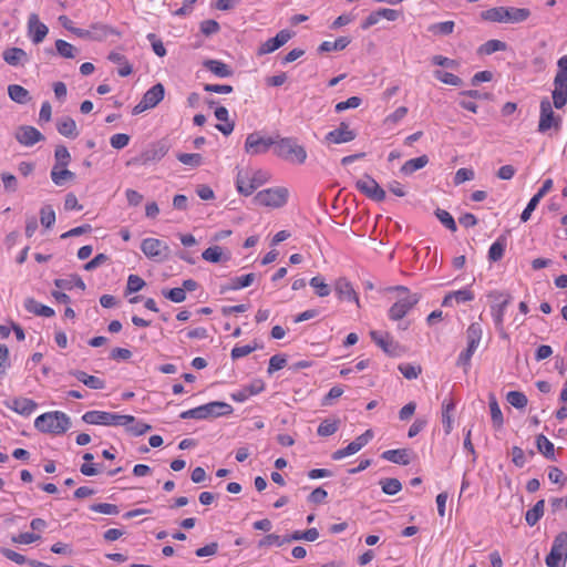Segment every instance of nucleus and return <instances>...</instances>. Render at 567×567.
I'll return each mask as SVG.
<instances>
[{"mask_svg": "<svg viewBox=\"0 0 567 567\" xmlns=\"http://www.w3.org/2000/svg\"><path fill=\"white\" fill-rule=\"evenodd\" d=\"M276 138L265 137L259 132H252L247 135L245 141V152L250 156L265 154L271 146L275 147Z\"/></svg>", "mask_w": 567, "mask_h": 567, "instance_id": "obj_12", "label": "nucleus"}, {"mask_svg": "<svg viewBox=\"0 0 567 567\" xmlns=\"http://www.w3.org/2000/svg\"><path fill=\"white\" fill-rule=\"evenodd\" d=\"M17 141L24 146H32L35 143L43 141V134L33 126H20L16 133Z\"/></svg>", "mask_w": 567, "mask_h": 567, "instance_id": "obj_20", "label": "nucleus"}, {"mask_svg": "<svg viewBox=\"0 0 567 567\" xmlns=\"http://www.w3.org/2000/svg\"><path fill=\"white\" fill-rule=\"evenodd\" d=\"M6 406L22 416L31 415L38 408L35 401L28 398H13L4 402Z\"/></svg>", "mask_w": 567, "mask_h": 567, "instance_id": "obj_21", "label": "nucleus"}, {"mask_svg": "<svg viewBox=\"0 0 567 567\" xmlns=\"http://www.w3.org/2000/svg\"><path fill=\"white\" fill-rule=\"evenodd\" d=\"M334 290L340 299L354 301L359 306V297L347 278H339L334 284Z\"/></svg>", "mask_w": 567, "mask_h": 567, "instance_id": "obj_23", "label": "nucleus"}, {"mask_svg": "<svg viewBox=\"0 0 567 567\" xmlns=\"http://www.w3.org/2000/svg\"><path fill=\"white\" fill-rule=\"evenodd\" d=\"M177 159L187 166L198 167L203 163V156L198 153H179Z\"/></svg>", "mask_w": 567, "mask_h": 567, "instance_id": "obj_50", "label": "nucleus"}, {"mask_svg": "<svg viewBox=\"0 0 567 567\" xmlns=\"http://www.w3.org/2000/svg\"><path fill=\"white\" fill-rule=\"evenodd\" d=\"M107 59L111 62L120 65V68L117 70V73L120 76H128L132 73V71H133L132 64L127 61L125 55H123L118 52L112 51L109 54Z\"/></svg>", "mask_w": 567, "mask_h": 567, "instance_id": "obj_30", "label": "nucleus"}, {"mask_svg": "<svg viewBox=\"0 0 567 567\" xmlns=\"http://www.w3.org/2000/svg\"><path fill=\"white\" fill-rule=\"evenodd\" d=\"M219 30V23L213 19L204 20L200 23V32L206 37L216 34Z\"/></svg>", "mask_w": 567, "mask_h": 567, "instance_id": "obj_64", "label": "nucleus"}, {"mask_svg": "<svg viewBox=\"0 0 567 567\" xmlns=\"http://www.w3.org/2000/svg\"><path fill=\"white\" fill-rule=\"evenodd\" d=\"M141 249L148 258L163 259L168 251V246L159 239L146 238L142 241Z\"/></svg>", "mask_w": 567, "mask_h": 567, "instance_id": "obj_19", "label": "nucleus"}, {"mask_svg": "<svg viewBox=\"0 0 567 567\" xmlns=\"http://www.w3.org/2000/svg\"><path fill=\"white\" fill-rule=\"evenodd\" d=\"M55 164L53 167H66L71 162V155L68 148L63 145L56 146L54 151Z\"/></svg>", "mask_w": 567, "mask_h": 567, "instance_id": "obj_49", "label": "nucleus"}, {"mask_svg": "<svg viewBox=\"0 0 567 567\" xmlns=\"http://www.w3.org/2000/svg\"><path fill=\"white\" fill-rule=\"evenodd\" d=\"M454 27L455 24L453 21H444L431 25L429 30L434 34L447 35L453 32Z\"/></svg>", "mask_w": 567, "mask_h": 567, "instance_id": "obj_60", "label": "nucleus"}, {"mask_svg": "<svg viewBox=\"0 0 567 567\" xmlns=\"http://www.w3.org/2000/svg\"><path fill=\"white\" fill-rule=\"evenodd\" d=\"M309 284L319 297H327L331 292L329 285H327L320 276L311 278Z\"/></svg>", "mask_w": 567, "mask_h": 567, "instance_id": "obj_54", "label": "nucleus"}, {"mask_svg": "<svg viewBox=\"0 0 567 567\" xmlns=\"http://www.w3.org/2000/svg\"><path fill=\"white\" fill-rule=\"evenodd\" d=\"M83 422L94 425L121 426L134 423L133 415L116 414L106 411H87L82 415Z\"/></svg>", "mask_w": 567, "mask_h": 567, "instance_id": "obj_4", "label": "nucleus"}, {"mask_svg": "<svg viewBox=\"0 0 567 567\" xmlns=\"http://www.w3.org/2000/svg\"><path fill=\"white\" fill-rule=\"evenodd\" d=\"M164 95L165 89L162 83L153 85L144 93L142 100L134 106L132 113L137 115L155 107L164 99Z\"/></svg>", "mask_w": 567, "mask_h": 567, "instance_id": "obj_13", "label": "nucleus"}, {"mask_svg": "<svg viewBox=\"0 0 567 567\" xmlns=\"http://www.w3.org/2000/svg\"><path fill=\"white\" fill-rule=\"evenodd\" d=\"M262 184V181H259L258 184H254L250 182V178L244 177L241 172L237 174L236 178V187L237 190L245 196L251 195L254 190Z\"/></svg>", "mask_w": 567, "mask_h": 567, "instance_id": "obj_34", "label": "nucleus"}, {"mask_svg": "<svg viewBox=\"0 0 567 567\" xmlns=\"http://www.w3.org/2000/svg\"><path fill=\"white\" fill-rule=\"evenodd\" d=\"M24 308L30 313L45 318L53 317L55 313L51 307L44 306L31 297L24 300Z\"/></svg>", "mask_w": 567, "mask_h": 567, "instance_id": "obj_26", "label": "nucleus"}, {"mask_svg": "<svg viewBox=\"0 0 567 567\" xmlns=\"http://www.w3.org/2000/svg\"><path fill=\"white\" fill-rule=\"evenodd\" d=\"M203 66L218 78H229L234 74L233 69L219 60L207 59Z\"/></svg>", "mask_w": 567, "mask_h": 567, "instance_id": "obj_24", "label": "nucleus"}, {"mask_svg": "<svg viewBox=\"0 0 567 567\" xmlns=\"http://www.w3.org/2000/svg\"><path fill=\"white\" fill-rule=\"evenodd\" d=\"M1 179L6 192L14 193L18 190V179L13 174L4 172L1 174Z\"/></svg>", "mask_w": 567, "mask_h": 567, "instance_id": "obj_63", "label": "nucleus"}, {"mask_svg": "<svg viewBox=\"0 0 567 567\" xmlns=\"http://www.w3.org/2000/svg\"><path fill=\"white\" fill-rule=\"evenodd\" d=\"M434 78L444 84L453 85V86H462L463 80L450 72L443 71V70H435L434 71Z\"/></svg>", "mask_w": 567, "mask_h": 567, "instance_id": "obj_45", "label": "nucleus"}, {"mask_svg": "<svg viewBox=\"0 0 567 567\" xmlns=\"http://www.w3.org/2000/svg\"><path fill=\"white\" fill-rule=\"evenodd\" d=\"M558 71L554 78L553 105L561 109L567 103V55L557 61Z\"/></svg>", "mask_w": 567, "mask_h": 567, "instance_id": "obj_6", "label": "nucleus"}, {"mask_svg": "<svg viewBox=\"0 0 567 567\" xmlns=\"http://www.w3.org/2000/svg\"><path fill=\"white\" fill-rule=\"evenodd\" d=\"M435 216L436 218L451 231H456L457 227H456V223L453 218V216L444 210V209H441V208H437L435 210Z\"/></svg>", "mask_w": 567, "mask_h": 567, "instance_id": "obj_55", "label": "nucleus"}, {"mask_svg": "<svg viewBox=\"0 0 567 567\" xmlns=\"http://www.w3.org/2000/svg\"><path fill=\"white\" fill-rule=\"evenodd\" d=\"M292 37V32L285 29L279 31L276 37L268 39L265 41L258 49V55L269 54L282 45H285Z\"/></svg>", "mask_w": 567, "mask_h": 567, "instance_id": "obj_17", "label": "nucleus"}, {"mask_svg": "<svg viewBox=\"0 0 567 567\" xmlns=\"http://www.w3.org/2000/svg\"><path fill=\"white\" fill-rule=\"evenodd\" d=\"M40 221L45 228H51L55 223V212L51 205H44L40 209Z\"/></svg>", "mask_w": 567, "mask_h": 567, "instance_id": "obj_47", "label": "nucleus"}, {"mask_svg": "<svg viewBox=\"0 0 567 567\" xmlns=\"http://www.w3.org/2000/svg\"><path fill=\"white\" fill-rule=\"evenodd\" d=\"M357 137V134L354 131L349 128V125L344 122H342L338 128L329 132L326 135V141L334 143V144H342L353 141Z\"/></svg>", "mask_w": 567, "mask_h": 567, "instance_id": "obj_22", "label": "nucleus"}, {"mask_svg": "<svg viewBox=\"0 0 567 567\" xmlns=\"http://www.w3.org/2000/svg\"><path fill=\"white\" fill-rule=\"evenodd\" d=\"M3 60L12 66L23 65L28 62V54L21 48H9L2 53Z\"/></svg>", "mask_w": 567, "mask_h": 567, "instance_id": "obj_25", "label": "nucleus"}, {"mask_svg": "<svg viewBox=\"0 0 567 567\" xmlns=\"http://www.w3.org/2000/svg\"><path fill=\"white\" fill-rule=\"evenodd\" d=\"M168 152V146L165 142L159 141L151 144L138 156L132 159V163L147 165L161 161Z\"/></svg>", "mask_w": 567, "mask_h": 567, "instance_id": "obj_15", "label": "nucleus"}, {"mask_svg": "<svg viewBox=\"0 0 567 567\" xmlns=\"http://www.w3.org/2000/svg\"><path fill=\"white\" fill-rule=\"evenodd\" d=\"M288 189L285 187L267 188L257 193L254 202L257 205L279 208L287 203Z\"/></svg>", "mask_w": 567, "mask_h": 567, "instance_id": "obj_8", "label": "nucleus"}, {"mask_svg": "<svg viewBox=\"0 0 567 567\" xmlns=\"http://www.w3.org/2000/svg\"><path fill=\"white\" fill-rule=\"evenodd\" d=\"M49 32L48 27L39 20L37 13H31L28 18V35L34 44L41 43Z\"/></svg>", "mask_w": 567, "mask_h": 567, "instance_id": "obj_18", "label": "nucleus"}, {"mask_svg": "<svg viewBox=\"0 0 567 567\" xmlns=\"http://www.w3.org/2000/svg\"><path fill=\"white\" fill-rule=\"evenodd\" d=\"M381 457L389 462H392L395 464H401V465H408L410 463L409 452L405 449L384 451L381 454Z\"/></svg>", "mask_w": 567, "mask_h": 567, "instance_id": "obj_29", "label": "nucleus"}, {"mask_svg": "<svg viewBox=\"0 0 567 567\" xmlns=\"http://www.w3.org/2000/svg\"><path fill=\"white\" fill-rule=\"evenodd\" d=\"M8 94L12 101L19 104H27L31 101L29 91L19 84L9 85Z\"/></svg>", "mask_w": 567, "mask_h": 567, "instance_id": "obj_31", "label": "nucleus"}, {"mask_svg": "<svg viewBox=\"0 0 567 567\" xmlns=\"http://www.w3.org/2000/svg\"><path fill=\"white\" fill-rule=\"evenodd\" d=\"M287 364V358L285 354H275L269 360L267 372L272 374L274 372L281 370Z\"/></svg>", "mask_w": 567, "mask_h": 567, "instance_id": "obj_61", "label": "nucleus"}, {"mask_svg": "<svg viewBox=\"0 0 567 567\" xmlns=\"http://www.w3.org/2000/svg\"><path fill=\"white\" fill-rule=\"evenodd\" d=\"M274 153L276 156L297 164H303L307 159V151L299 145L295 137H280L276 140Z\"/></svg>", "mask_w": 567, "mask_h": 567, "instance_id": "obj_3", "label": "nucleus"}, {"mask_svg": "<svg viewBox=\"0 0 567 567\" xmlns=\"http://www.w3.org/2000/svg\"><path fill=\"white\" fill-rule=\"evenodd\" d=\"M355 188L369 199L377 203L383 202L386 197L385 190L369 174H364L355 182Z\"/></svg>", "mask_w": 567, "mask_h": 567, "instance_id": "obj_11", "label": "nucleus"}, {"mask_svg": "<svg viewBox=\"0 0 567 567\" xmlns=\"http://www.w3.org/2000/svg\"><path fill=\"white\" fill-rule=\"evenodd\" d=\"M394 289L406 295L394 302L389 309V318L393 321H399L413 309L420 301L421 296L419 293H410L409 289L404 286H396Z\"/></svg>", "mask_w": 567, "mask_h": 567, "instance_id": "obj_7", "label": "nucleus"}, {"mask_svg": "<svg viewBox=\"0 0 567 567\" xmlns=\"http://www.w3.org/2000/svg\"><path fill=\"white\" fill-rule=\"evenodd\" d=\"M351 40L348 37H340L336 39L334 41H324L322 42L318 51L319 52H330V51H341L344 50L349 44Z\"/></svg>", "mask_w": 567, "mask_h": 567, "instance_id": "obj_33", "label": "nucleus"}, {"mask_svg": "<svg viewBox=\"0 0 567 567\" xmlns=\"http://www.w3.org/2000/svg\"><path fill=\"white\" fill-rule=\"evenodd\" d=\"M71 426L70 417L60 411L47 412L34 420V427L42 433L60 435Z\"/></svg>", "mask_w": 567, "mask_h": 567, "instance_id": "obj_1", "label": "nucleus"}, {"mask_svg": "<svg viewBox=\"0 0 567 567\" xmlns=\"http://www.w3.org/2000/svg\"><path fill=\"white\" fill-rule=\"evenodd\" d=\"M145 281L137 275H130L127 278L126 293L137 292L143 289Z\"/></svg>", "mask_w": 567, "mask_h": 567, "instance_id": "obj_62", "label": "nucleus"}, {"mask_svg": "<svg viewBox=\"0 0 567 567\" xmlns=\"http://www.w3.org/2000/svg\"><path fill=\"white\" fill-rule=\"evenodd\" d=\"M255 280V274H247L240 277H234L229 280L228 284L221 286L220 292H226L228 290H238L241 288H246L250 286Z\"/></svg>", "mask_w": 567, "mask_h": 567, "instance_id": "obj_27", "label": "nucleus"}, {"mask_svg": "<svg viewBox=\"0 0 567 567\" xmlns=\"http://www.w3.org/2000/svg\"><path fill=\"white\" fill-rule=\"evenodd\" d=\"M340 420L324 419L318 426L317 433L319 436H330L339 430Z\"/></svg>", "mask_w": 567, "mask_h": 567, "instance_id": "obj_43", "label": "nucleus"}, {"mask_svg": "<svg viewBox=\"0 0 567 567\" xmlns=\"http://www.w3.org/2000/svg\"><path fill=\"white\" fill-rule=\"evenodd\" d=\"M507 16L505 17V22L511 23H519L527 20L530 16V11L526 8H506Z\"/></svg>", "mask_w": 567, "mask_h": 567, "instance_id": "obj_40", "label": "nucleus"}, {"mask_svg": "<svg viewBox=\"0 0 567 567\" xmlns=\"http://www.w3.org/2000/svg\"><path fill=\"white\" fill-rule=\"evenodd\" d=\"M399 371L408 380H413V379H416L421 374L422 368L420 365H414L411 363H401L399 365Z\"/></svg>", "mask_w": 567, "mask_h": 567, "instance_id": "obj_57", "label": "nucleus"}, {"mask_svg": "<svg viewBox=\"0 0 567 567\" xmlns=\"http://www.w3.org/2000/svg\"><path fill=\"white\" fill-rule=\"evenodd\" d=\"M507 402L516 409H524L527 403V396L519 391H509L506 395Z\"/></svg>", "mask_w": 567, "mask_h": 567, "instance_id": "obj_51", "label": "nucleus"}, {"mask_svg": "<svg viewBox=\"0 0 567 567\" xmlns=\"http://www.w3.org/2000/svg\"><path fill=\"white\" fill-rule=\"evenodd\" d=\"M90 509L105 515H117L120 513L118 507L115 504L110 503L92 504Z\"/></svg>", "mask_w": 567, "mask_h": 567, "instance_id": "obj_58", "label": "nucleus"}, {"mask_svg": "<svg viewBox=\"0 0 567 567\" xmlns=\"http://www.w3.org/2000/svg\"><path fill=\"white\" fill-rule=\"evenodd\" d=\"M50 175L56 186H63L66 182L75 178V174L66 167H52Z\"/></svg>", "mask_w": 567, "mask_h": 567, "instance_id": "obj_32", "label": "nucleus"}, {"mask_svg": "<svg viewBox=\"0 0 567 567\" xmlns=\"http://www.w3.org/2000/svg\"><path fill=\"white\" fill-rule=\"evenodd\" d=\"M55 49L56 52L65 59H73L78 52V50L71 43L64 40H56Z\"/></svg>", "mask_w": 567, "mask_h": 567, "instance_id": "obj_52", "label": "nucleus"}, {"mask_svg": "<svg viewBox=\"0 0 567 567\" xmlns=\"http://www.w3.org/2000/svg\"><path fill=\"white\" fill-rule=\"evenodd\" d=\"M536 446L539 453H542L546 458L554 461L555 460V449L554 444L543 434L536 436Z\"/></svg>", "mask_w": 567, "mask_h": 567, "instance_id": "obj_37", "label": "nucleus"}, {"mask_svg": "<svg viewBox=\"0 0 567 567\" xmlns=\"http://www.w3.org/2000/svg\"><path fill=\"white\" fill-rule=\"evenodd\" d=\"M482 336L483 329L478 322H473L468 326L466 330L467 347L460 353L456 361V365L462 367L465 373L471 368V359L480 346Z\"/></svg>", "mask_w": 567, "mask_h": 567, "instance_id": "obj_5", "label": "nucleus"}, {"mask_svg": "<svg viewBox=\"0 0 567 567\" xmlns=\"http://www.w3.org/2000/svg\"><path fill=\"white\" fill-rule=\"evenodd\" d=\"M382 492L388 495H395L402 489V484L398 478H383L380 481Z\"/></svg>", "mask_w": 567, "mask_h": 567, "instance_id": "obj_48", "label": "nucleus"}, {"mask_svg": "<svg viewBox=\"0 0 567 567\" xmlns=\"http://www.w3.org/2000/svg\"><path fill=\"white\" fill-rule=\"evenodd\" d=\"M489 410H491V417H492L493 425L496 429L502 427L503 423H504V417H503V413L501 411V408H499L495 396H491Z\"/></svg>", "mask_w": 567, "mask_h": 567, "instance_id": "obj_46", "label": "nucleus"}, {"mask_svg": "<svg viewBox=\"0 0 567 567\" xmlns=\"http://www.w3.org/2000/svg\"><path fill=\"white\" fill-rule=\"evenodd\" d=\"M54 285H55V287H58L60 289H66V290H71L73 287H76L81 290L85 289L84 281L78 275H73L68 279H55Z\"/></svg>", "mask_w": 567, "mask_h": 567, "instance_id": "obj_41", "label": "nucleus"}, {"mask_svg": "<svg viewBox=\"0 0 567 567\" xmlns=\"http://www.w3.org/2000/svg\"><path fill=\"white\" fill-rule=\"evenodd\" d=\"M560 126L561 117L555 114L550 101L547 97L543 99L540 101L538 132L546 133L551 128L558 132L560 130Z\"/></svg>", "mask_w": 567, "mask_h": 567, "instance_id": "obj_9", "label": "nucleus"}, {"mask_svg": "<svg viewBox=\"0 0 567 567\" xmlns=\"http://www.w3.org/2000/svg\"><path fill=\"white\" fill-rule=\"evenodd\" d=\"M507 16L506 7H496L488 10H485L481 13L483 20L492 21V22H505V17Z\"/></svg>", "mask_w": 567, "mask_h": 567, "instance_id": "obj_42", "label": "nucleus"}, {"mask_svg": "<svg viewBox=\"0 0 567 567\" xmlns=\"http://www.w3.org/2000/svg\"><path fill=\"white\" fill-rule=\"evenodd\" d=\"M545 501L539 499L530 509L526 512L525 520L529 526H535L544 515Z\"/></svg>", "mask_w": 567, "mask_h": 567, "instance_id": "obj_35", "label": "nucleus"}, {"mask_svg": "<svg viewBox=\"0 0 567 567\" xmlns=\"http://www.w3.org/2000/svg\"><path fill=\"white\" fill-rule=\"evenodd\" d=\"M90 40L102 41L109 35L114 34L115 31L111 27L103 23H94L90 27Z\"/></svg>", "mask_w": 567, "mask_h": 567, "instance_id": "obj_39", "label": "nucleus"}, {"mask_svg": "<svg viewBox=\"0 0 567 567\" xmlns=\"http://www.w3.org/2000/svg\"><path fill=\"white\" fill-rule=\"evenodd\" d=\"M258 348H259V346L257 344V342H255L252 346L251 344L237 346L231 350V353H230L231 359L237 360V359L244 358Z\"/></svg>", "mask_w": 567, "mask_h": 567, "instance_id": "obj_59", "label": "nucleus"}, {"mask_svg": "<svg viewBox=\"0 0 567 567\" xmlns=\"http://www.w3.org/2000/svg\"><path fill=\"white\" fill-rule=\"evenodd\" d=\"M58 132L70 138H75L79 135L76 123L72 117L65 116L56 122Z\"/></svg>", "mask_w": 567, "mask_h": 567, "instance_id": "obj_28", "label": "nucleus"}, {"mask_svg": "<svg viewBox=\"0 0 567 567\" xmlns=\"http://www.w3.org/2000/svg\"><path fill=\"white\" fill-rule=\"evenodd\" d=\"M427 163H429V157L426 155L411 158L402 165L401 172L404 175H410V174L423 168Z\"/></svg>", "mask_w": 567, "mask_h": 567, "instance_id": "obj_36", "label": "nucleus"}, {"mask_svg": "<svg viewBox=\"0 0 567 567\" xmlns=\"http://www.w3.org/2000/svg\"><path fill=\"white\" fill-rule=\"evenodd\" d=\"M506 248V237L499 236L496 241L492 244L488 250V259L491 261H498L503 258Z\"/></svg>", "mask_w": 567, "mask_h": 567, "instance_id": "obj_38", "label": "nucleus"}, {"mask_svg": "<svg viewBox=\"0 0 567 567\" xmlns=\"http://www.w3.org/2000/svg\"><path fill=\"white\" fill-rule=\"evenodd\" d=\"M506 47V43L501 40H488L480 48L478 52L489 55L497 51H505Z\"/></svg>", "mask_w": 567, "mask_h": 567, "instance_id": "obj_53", "label": "nucleus"}, {"mask_svg": "<svg viewBox=\"0 0 567 567\" xmlns=\"http://www.w3.org/2000/svg\"><path fill=\"white\" fill-rule=\"evenodd\" d=\"M567 559V532H560L554 538L549 554L545 558L548 567H559Z\"/></svg>", "mask_w": 567, "mask_h": 567, "instance_id": "obj_10", "label": "nucleus"}, {"mask_svg": "<svg viewBox=\"0 0 567 567\" xmlns=\"http://www.w3.org/2000/svg\"><path fill=\"white\" fill-rule=\"evenodd\" d=\"M370 337L390 357H400L404 352L403 347L388 332L372 330Z\"/></svg>", "mask_w": 567, "mask_h": 567, "instance_id": "obj_14", "label": "nucleus"}, {"mask_svg": "<svg viewBox=\"0 0 567 567\" xmlns=\"http://www.w3.org/2000/svg\"><path fill=\"white\" fill-rule=\"evenodd\" d=\"M162 295L176 303L183 302L186 300V293L185 289H182L181 287L172 288V289H164L162 290Z\"/></svg>", "mask_w": 567, "mask_h": 567, "instance_id": "obj_56", "label": "nucleus"}, {"mask_svg": "<svg viewBox=\"0 0 567 567\" xmlns=\"http://www.w3.org/2000/svg\"><path fill=\"white\" fill-rule=\"evenodd\" d=\"M202 257L204 260L214 262V264L219 262L221 260H225V261L229 260V256H227V257L223 256V248L219 246L208 247L207 249H205L203 251Z\"/></svg>", "mask_w": 567, "mask_h": 567, "instance_id": "obj_44", "label": "nucleus"}, {"mask_svg": "<svg viewBox=\"0 0 567 567\" xmlns=\"http://www.w3.org/2000/svg\"><path fill=\"white\" fill-rule=\"evenodd\" d=\"M234 411L233 406L226 402L213 401L197 408L184 411L179 414L181 419L209 420L224 415H229Z\"/></svg>", "mask_w": 567, "mask_h": 567, "instance_id": "obj_2", "label": "nucleus"}, {"mask_svg": "<svg viewBox=\"0 0 567 567\" xmlns=\"http://www.w3.org/2000/svg\"><path fill=\"white\" fill-rule=\"evenodd\" d=\"M491 298H494L497 302L491 306V313L494 319L496 328L503 327L504 315L507 306L511 303V296L504 295L498 291L489 293Z\"/></svg>", "mask_w": 567, "mask_h": 567, "instance_id": "obj_16", "label": "nucleus"}]
</instances>
